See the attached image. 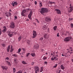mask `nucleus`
<instances>
[{
  "instance_id": "obj_56",
  "label": "nucleus",
  "mask_w": 73,
  "mask_h": 73,
  "mask_svg": "<svg viewBox=\"0 0 73 73\" xmlns=\"http://www.w3.org/2000/svg\"><path fill=\"white\" fill-rule=\"evenodd\" d=\"M2 19V17H0V20Z\"/></svg>"
},
{
  "instance_id": "obj_31",
  "label": "nucleus",
  "mask_w": 73,
  "mask_h": 73,
  "mask_svg": "<svg viewBox=\"0 0 73 73\" xmlns=\"http://www.w3.org/2000/svg\"><path fill=\"white\" fill-rule=\"evenodd\" d=\"M12 56H13L15 57H16L17 56V55L16 54H13L12 55Z\"/></svg>"
},
{
  "instance_id": "obj_45",
  "label": "nucleus",
  "mask_w": 73,
  "mask_h": 73,
  "mask_svg": "<svg viewBox=\"0 0 73 73\" xmlns=\"http://www.w3.org/2000/svg\"><path fill=\"white\" fill-rule=\"evenodd\" d=\"M34 3L35 5H36L37 4V2L36 1H35Z\"/></svg>"
},
{
  "instance_id": "obj_32",
  "label": "nucleus",
  "mask_w": 73,
  "mask_h": 73,
  "mask_svg": "<svg viewBox=\"0 0 73 73\" xmlns=\"http://www.w3.org/2000/svg\"><path fill=\"white\" fill-rule=\"evenodd\" d=\"M23 73V71H22L21 70H19V71H18L17 73Z\"/></svg>"
},
{
  "instance_id": "obj_44",
  "label": "nucleus",
  "mask_w": 73,
  "mask_h": 73,
  "mask_svg": "<svg viewBox=\"0 0 73 73\" xmlns=\"http://www.w3.org/2000/svg\"><path fill=\"white\" fill-rule=\"evenodd\" d=\"M50 4H54L55 3V2H51L50 3Z\"/></svg>"
},
{
  "instance_id": "obj_22",
  "label": "nucleus",
  "mask_w": 73,
  "mask_h": 73,
  "mask_svg": "<svg viewBox=\"0 0 73 73\" xmlns=\"http://www.w3.org/2000/svg\"><path fill=\"white\" fill-rule=\"evenodd\" d=\"M60 68L63 70H64V67L62 65H61V66H60Z\"/></svg>"
},
{
  "instance_id": "obj_26",
  "label": "nucleus",
  "mask_w": 73,
  "mask_h": 73,
  "mask_svg": "<svg viewBox=\"0 0 73 73\" xmlns=\"http://www.w3.org/2000/svg\"><path fill=\"white\" fill-rule=\"evenodd\" d=\"M57 29V27L56 26H54L53 28L54 30L55 31H56V29Z\"/></svg>"
},
{
  "instance_id": "obj_16",
  "label": "nucleus",
  "mask_w": 73,
  "mask_h": 73,
  "mask_svg": "<svg viewBox=\"0 0 73 73\" xmlns=\"http://www.w3.org/2000/svg\"><path fill=\"white\" fill-rule=\"evenodd\" d=\"M3 30H2V32L4 33L5 32H6L7 31V28L6 27V26H3Z\"/></svg>"
},
{
  "instance_id": "obj_5",
  "label": "nucleus",
  "mask_w": 73,
  "mask_h": 73,
  "mask_svg": "<svg viewBox=\"0 0 73 73\" xmlns=\"http://www.w3.org/2000/svg\"><path fill=\"white\" fill-rule=\"evenodd\" d=\"M33 36L32 37L33 38H35V37H36V36L37 35L36 32V31H33Z\"/></svg>"
},
{
  "instance_id": "obj_61",
  "label": "nucleus",
  "mask_w": 73,
  "mask_h": 73,
  "mask_svg": "<svg viewBox=\"0 0 73 73\" xmlns=\"http://www.w3.org/2000/svg\"><path fill=\"white\" fill-rule=\"evenodd\" d=\"M9 11H10V12H11V9H9Z\"/></svg>"
},
{
  "instance_id": "obj_39",
  "label": "nucleus",
  "mask_w": 73,
  "mask_h": 73,
  "mask_svg": "<svg viewBox=\"0 0 73 73\" xmlns=\"http://www.w3.org/2000/svg\"><path fill=\"white\" fill-rule=\"evenodd\" d=\"M73 20V18H69V21H71H71H72V20Z\"/></svg>"
},
{
  "instance_id": "obj_34",
  "label": "nucleus",
  "mask_w": 73,
  "mask_h": 73,
  "mask_svg": "<svg viewBox=\"0 0 73 73\" xmlns=\"http://www.w3.org/2000/svg\"><path fill=\"white\" fill-rule=\"evenodd\" d=\"M22 63L24 64H27V63H26L24 61H23L22 62Z\"/></svg>"
},
{
  "instance_id": "obj_8",
  "label": "nucleus",
  "mask_w": 73,
  "mask_h": 73,
  "mask_svg": "<svg viewBox=\"0 0 73 73\" xmlns=\"http://www.w3.org/2000/svg\"><path fill=\"white\" fill-rule=\"evenodd\" d=\"M18 3H17V2L13 1L11 3V5H12L13 7L15 6L16 5H17Z\"/></svg>"
},
{
  "instance_id": "obj_24",
  "label": "nucleus",
  "mask_w": 73,
  "mask_h": 73,
  "mask_svg": "<svg viewBox=\"0 0 73 73\" xmlns=\"http://www.w3.org/2000/svg\"><path fill=\"white\" fill-rule=\"evenodd\" d=\"M6 62H7V64H8L9 65V66H11V64L10 62H9L8 61H6Z\"/></svg>"
},
{
  "instance_id": "obj_6",
  "label": "nucleus",
  "mask_w": 73,
  "mask_h": 73,
  "mask_svg": "<svg viewBox=\"0 0 73 73\" xmlns=\"http://www.w3.org/2000/svg\"><path fill=\"white\" fill-rule=\"evenodd\" d=\"M72 38L70 36H68L64 39V40L66 42L70 41V40Z\"/></svg>"
},
{
  "instance_id": "obj_49",
  "label": "nucleus",
  "mask_w": 73,
  "mask_h": 73,
  "mask_svg": "<svg viewBox=\"0 0 73 73\" xmlns=\"http://www.w3.org/2000/svg\"><path fill=\"white\" fill-rule=\"evenodd\" d=\"M34 64H35V63L34 62H33L32 63H31V64L32 65H34Z\"/></svg>"
},
{
  "instance_id": "obj_7",
  "label": "nucleus",
  "mask_w": 73,
  "mask_h": 73,
  "mask_svg": "<svg viewBox=\"0 0 73 73\" xmlns=\"http://www.w3.org/2000/svg\"><path fill=\"white\" fill-rule=\"evenodd\" d=\"M34 68L35 69V72H39L40 68L38 67L35 66L34 67Z\"/></svg>"
},
{
  "instance_id": "obj_62",
  "label": "nucleus",
  "mask_w": 73,
  "mask_h": 73,
  "mask_svg": "<svg viewBox=\"0 0 73 73\" xmlns=\"http://www.w3.org/2000/svg\"><path fill=\"white\" fill-rule=\"evenodd\" d=\"M72 48V47H70V49H71Z\"/></svg>"
},
{
  "instance_id": "obj_10",
  "label": "nucleus",
  "mask_w": 73,
  "mask_h": 73,
  "mask_svg": "<svg viewBox=\"0 0 73 73\" xmlns=\"http://www.w3.org/2000/svg\"><path fill=\"white\" fill-rule=\"evenodd\" d=\"M26 12V11L25 10H23L22 11V13H21V15L23 16H25V13Z\"/></svg>"
},
{
  "instance_id": "obj_15",
  "label": "nucleus",
  "mask_w": 73,
  "mask_h": 73,
  "mask_svg": "<svg viewBox=\"0 0 73 73\" xmlns=\"http://www.w3.org/2000/svg\"><path fill=\"white\" fill-rule=\"evenodd\" d=\"M5 14L6 15V16L7 17H9V16H11V14L10 12H6L5 13Z\"/></svg>"
},
{
  "instance_id": "obj_12",
  "label": "nucleus",
  "mask_w": 73,
  "mask_h": 73,
  "mask_svg": "<svg viewBox=\"0 0 73 73\" xmlns=\"http://www.w3.org/2000/svg\"><path fill=\"white\" fill-rule=\"evenodd\" d=\"M51 19L48 17H46L45 20L47 22H49L50 21Z\"/></svg>"
},
{
  "instance_id": "obj_53",
  "label": "nucleus",
  "mask_w": 73,
  "mask_h": 73,
  "mask_svg": "<svg viewBox=\"0 0 73 73\" xmlns=\"http://www.w3.org/2000/svg\"><path fill=\"white\" fill-rule=\"evenodd\" d=\"M14 61L15 62H16L17 61V59H15L14 60Z\"/></svg>"
},
{
  "instance_id": "obj_55",
  "label": "nucleus",
  "mask_w": 73,
  "mask_h": 73,
  "mask_svg": "<svg viewBox=\"0 0 73 73\" xmlns=\"http://www.w3.org/2000/svg\"><path fill=\"white\" fill-rule=\"evenodd\" d=\"M62 56H64V54H62Z\"/></svg>"
},
{
  "instance_id": "obj_63",
  "label": "nucleus",
  "mask_w": 73,
  "mask_h": 73,
  "mask_svg": "<svg viewBox=\"0 0 73 73\" xmlns=\"http://www.w3.org/2000/svg\"><path fill=\"white\" fill-rule=\"evenodd\" d=\"M46 55H47L48 54V53L47 52H46Z\"/></svg>"
},
{
  "instance_id": "obj_37",
  "label": "nucleus",
  "mask_w": 73,
  "mask_h": 73,
  "mask_svg": "<svg viewBox=\"0 0 73 73\" xmlns=\"http://www.w3.org/2000/svg\"><path fill=\"white\" fill-rule=\"evenodd\" d=\"M29 54H30V53H28L27 54L26 56H27V57H28V56H29Z\"/></svg>"
},
{
  "instance_id": "obj_13",
  "label": "nucleus",
  "mask_w": 73,
  "mask_h": 73,
  "mask_svg": "<svg viewBox=\"0 0 73 73\" xmlns=\"http://www.w3.org/2000/svg\"><path fill=\"white\" fill-rule=\"evenodd\" d=\"M1 68H2L3 70H7V67L6 66H1Z\"/></svg>"
},
{
  "instance_id": "obj_41",
  "label": "nucleus",
  "mask_w": 73,
  "mask_h": 73,
  "mask_svg": "<svg viewBox=\"0 0 73 73\" xmlns=\"http://www.w3.org/2000/svg\"><path fill=\"white\" fill-rule=\"evenodd\" d=\"M14 17H15V20H16V19H17V16H15Z\"/></svg>"
},
{
  "instance_id": "obj_11",
  "label": "nucleus",
  "mask_w": 73,
  "mask_h": 73,
  "mask_svg": "<svg viewBox=\"0 0 73 73\" xmlns=\"http://www.w3.org/2000/svg\"><path fill=\"white\" fill-rule=\"evenodd\" d=\"M56 11V13L58 14H59L60 15L61 14V12L60 11V10L58 9H55Z\"/></svg>"
},
{
  "instance_id": "obj_64",
  "label": "nucleus",
  "mask_w": 73,
  "mask_h": 73,
  "mask_svg": "<svg viewBox=\"0 0 73 73\" xmlns=\"http://www.w3.org/2000/svg\"><path fill=\"white\" fill-rule=\"evenodd\" d=\"M73 51V50H70V51Z\"/></svg>"
},
{
  "instance_id": "obj_23",
  "label": "nucleus",
  "mask_w": 73,
  "mask_h": 73,
  "mask_svg": "<svg viewBox=\"0 0 73 73\" xmlns=\"http://www.w3.org/2000/svg\"><path fill=\"white\" fill-rule=\"evenodd\" d=\"M21 51V48H19V49H18V52H17V53H18V54H19L20 52Z\"/></svg>"
},
{
  "instance_id": "obj_9",
  "label": "nucleus",
  "mask_w": 73,
  "mask_h": 73,
  "mask_svg": "<svg viewBox=\"0 0 73 73\" xmlns=\"http://www.w3.org/2000/svg\"><path fill=\"white\" fill-rule=\"evenodd\" d=\"M14 32H10L8 33V35L10 36V37H11L12 36H13V34Z\"/></svg>"
},
{
  "instance_id": "obj_50",
  "label": "nucleus",
  "mask_w": 73,
  "mask_h": 73,
  "mask_svg": "<svg viewBox=\"0 0 73 73\" xmlns=\"http://www.w3.org/2000/svg\"><path fill=\"white\" fill-rule=\"evenodd\" d=\"M60 36V35H59V33H58L57 35V36L59 37Z\"/></svg>"
},
{
  "instance_id": "obj_3",
  "label": "nucleus",
  "mask_w": 73,
  "mask_h": 73,
  "mask_svg": "<svg viewBox=\"0 0 73 73\" xmlns=\"http://www.w3.org/2000/svg\"><path fill=\"white\" fill-rule=\"evenodd\" d=\"M15 26L14 22H12L11 23L10 25V27L11 28L14 29Z\"/></svg>"
},
{
  "instance_id": "obj_47",
  "label": "nucleus",
  "mask_w": 73,
  "mask_h": 73,
  "mask_svg": "<svg viewBox=\"0 0 73 73\" xmlns=\"http://www.w3.org/2000/svg\"><path fill=\"white\" fill-rule=\"evenodd\" d=\"M43 39V37H41V38L40 39V40H42Z\"/></svg>"
},
{
  "instance_id": "obj_18",
  "label": "nucleus",
  "mask_w": 73,
  "mask_h": 73,
  "mask_svg": "<svg viewBox=\"0 0 73 73\" xmlns=\"http://www.w3.org/2000/svg\"><path fill=\"white\" fill-rule=\"evenodd\" d=\"M58 59V58H56L55 57H54L52 58H51V60H57Z\"/></svg>"
},
{
  "instance_id": "obj_35",
  "label": "nucleus",
  "mask_w": 73,
  "mask_h": 73,
  "mask_svg": "<svg viewBox=\"0 0 73 73\" xmlns=\"http://www.w3.org/2000/svg\"><path fill=\"white\" fill-rule=\"evenodd\" d=\"M39 4H40V5L41 6H40V7L41 8V6H42V2H40L39 3Z\"/></svg>"
},
{
  "instance_id": "obj_29",
  "label": "nucleus",
  "mask_w": 73,
  "mask_h": 73,
  "mask_svg": "<svg viewBox=\"0 0 73 73\" xmlns=\"http://www.w3.org/2000/svg\"><path fill=\"white\" fill-rule=\"evenodd\" d=\"M43 60H45L47 59V57H46L45 56H44L43 57Z\"/></svg>"
},
{
  "instance_id": "obj_59",
  "label": "nucleus",
  "mask_w": 73,
  "mask_h": 73,
  "mask_svg": "<svg viewBox=\"0 0 73 73\" xmlns=\"http://www.w3.org/2000/svg\"><path fill=\"white\" fill-rule=\"evenodd\" d=\"M37 72H38V71H35V73H38Z\"/></svg>"
},
{
  "instance_id": "obj_28",
  "label": "nucleus",
  "mask_w": 73,
  "mask_h": 73,
  "mask_svg": "<svg viewBox=\"0 0 73 73\" xmlns=\"http://www.w3.org/2000/svg\"><path fill=\"white\" fill-rule=\"evenodd\" d=\"M31 55L33 57H34L35 56V54L34 53H33L31 54Z\"/></svg>"
},
{
  "instance_id": "obj_46",
  "label": "nucleus",
  "mask_w": 73,
  "mask_h": 73,
  "mask_svg": "<svg viewBox=\"0 0 73 73\" xmlns=\"http://www.w3.org/2000/svg\"><path fill=\"white\" fill-rule=\"evenodd\" d=\"M58 55H55L54 57H55L56 58L58 57Z\"/></svg>"
},
{
  "instance_id": "obj_19",
  "label": "nucleus",
  "mask_w": 73,
  "mask_h": 73,
  "mask_svg": "<svg viewBox=\"0 0 73 73\" xmlns=\"http://www.w3.org/2000/svg\"><path fill=\"white\" fill-rule=\"evenodd\" d=\"M12 46H11V48H10V52H13V51L14 50V49L13 48H12Z\"/></svg>"
},
{
  "instance_id": "obj_60",
  "label": "nucleus",
  "mask_w": 73,
  "mask_h": 73,
  "mask_svg": "<svg viewBox=\"0 0 73 73\" xmlns=\"http://www.w3.org/2000/svg\"><path fill=\"white\" fill-rule=\"evenodd\" d=\"M72 61L73 62V59H72Z\"/></svg>"
},
{
  "instance_id": "obj_30",
  "label": "nucleus",
  "mask_w": 73,
  "mask_h": 73,
  "mask_svg": "<svg viewBox=\"0 0 73 73\" xmlns=\"http://www.w3.org/2000/svg\"><path fill=\"white\" fill-rule=\"evenodd\" d=\"M69 53L70 54H71L73 53V52H70V51H68V52H67V53H66V54H67V53Z\"/></svg>"
},
{
  "instance_id": "obj_1",
  "label": "nucleus",
  "mask_w": 73,
  "mask_h": 73,
  "mask_svg": "<svg viewBox=\"0 0 73 73\" xmlns=\"http://www.w3.org/2000/svg\"><path fill=\"white\" fill-rule=\"evenodd\" d=\"M48 12V10L47 8H42L40 9V12L41 14H42L44 13H46Z\"/></svg>"
},
{
  "instance_id": "obj_4",
  "label": "nucleus",
  "mask_w": 73,
  "mask_h": 73,
  "mask_svg": "<svg viewBox=\"0 0 73 73\" xmlns=\"http://www.w3.org/2000/svg\"><path fill=\"white\" fill-rule=\"evenodd\" d=\"M70 7H69L68 10V12L69 13L72 12L73 10V7L71 4H70Z\"/></svg>"
},
{
  "instance_id": "obj_42",
  "label": "nucleus",
  "mask_w": 73,
  "mask_h": 73,
  "mask_svg": "<svg viewBox=\"0 0 73 73\" xmlns=\"http://www.w3.org/2000/svg\"><path fill=\"white\" fill-rule=\"evenodd\" d=\"M70 26H71V28H73V24L72 23H71V24Z\"/></svg>"
},
{
  "instance_id": "obj_14",
  "label": "nucleus",
  "mask_w": 73,
  "mask_h": 73,
  "mask_svg": "<svg viewBox=\"0 0 73 73\" xmlns=\"http://www.w3.org/2000/svg\"><path fill=\"white\" fill-rule=\"evenodd\" d=\"M39 47V45L37 44H36V45L34 46V48L36 49V50H38V49Z\"/></svg>"
},
{
  "instance_id": "obj_43",
  "label": "nucleus",
  "mask_w": 73,
  "mask_h": 73,
  "mask_svg": "<svg viewBox=\"0 0 73 73\" xmlns=\"http://www.w3.org/2000/svg\"><path fill=\"white\" fill-rule=\"evenodd\" d=\"M9 58L7 57V58H5V60H9Z\"/></svg>"
},
{
  "instance_id": "obj_33",
  "label": "nucleus",
  "mask_w": 73,
  "mask_h": 73,
  "mask_svg": "<svg viewBox=\"0 0 73 73\" xmlns=\"http://www.w3.org/2000/svg\"><path fill=\"white\" fill-rule=\"evenodd\" d=\"M21 49H22V50H23V52H26V51H25L26 49H25L24 48H21Z\"/></svg>"
},
{
  "instance_id": "obj_58",
  "label": "nucleus",
  "mask_w": 73,
  "mask_h": 73,
  "mask_svg": "<svg viewBox=\"0 0 73 73\" xmlns=\"http://www.w3.org/2000/svg\"><path fill=\"white\" fill-rule=\"evenodd\" d=\"M19 55H21V54H22L21 53H19Z\"/></svg>"
},
{
  "instance_id": "obj_21",
  "label": "nucleus",
  "mask_w": 73,
  "mask_h": 73,
  "mask_svg": "<svg viewBox=\"0 0 73 73\" xmlns=\"http://www.w3.org/2000/svg\"><path fill=\"white\" fill-rule=\"evenodd\" d=\"M10 45H9L8 46V48H7V51L8 52H9V50H10Z\"/></svg>"
},
{
  "instance_id": "obj_17",
  "label": "nucleus",
  "mask_w": 73,
  "mask_h": 73,
  "mask_svg": "<svg viewBox=\"0 0 73 73\" xmlns=\"http://www.w3.org/2000/svg\"><path fill=\"white\" fill-rule=\"evenodd\" d=\"M44 37V38L46 39H47L49 38L48 36L47 35V34H45Z\"/></svg>"
},
{
  "instance_id": "obj_51",
  "label": "nucleus",
  "mask_w": 73,
  "mask_h": 73,
  "mask_svg": "<svg viewBox=\"0 0 73 73\" xmlns=\"http://www.w3.org/2000/svg\"><path fill=\"white\" fill-rule=\"evenodd\" d=\"M25 52H23L22 53V55H23V54H24Z\"/></svg>"
},
{
  "instance_id": "obj_54",
  "label": "nucleus",
  "mask_w": 73,
  "mask_h": 73,
  "mask_svg": "<svg viewBox=\"0 0 73 73\" xmlns=\"http://www.w3.org/2000/svg\"><path fill=\"white\" fill-rule=\"evenodd\" d=\"M66 33H67L68 34V33H69V32L68 31H67L66 32Z\"/></svg>"
},
{
  "instance_id": "obj_57",
  "label": "nucleus",
  "mask_w": 73,
  "mask_h": 73,
  "mask_svg": "<svg viewBox=\"0 0 73 73\" xmlns=\"http://www.w3.org/2000/svg\"><path fill=\"white\" fill-rule=\"evenodd\" d=\"M43 51H44V50H43V49H42L41 50V51H42V52Z\"/></svg>"
},
{
  "instance_id": "obj_40",
  "label": "nucleus",
  "mask_w": 73,
  "mask_h": 73,
  "mask_svg": "<svg viewBox=\"0 0 73 73\" xmlns=\"http://www.w3.org/2000/svg\"><path fill=\"white\" fill-rule=\"evenodd\" d=\"M35 20L36 21H37L38 23H39V22L38 20L37 19H35Z\"/></svg>"
},
{
  "instance_id": "obj_27",
  "label": "nucleus",
  "mask_w": 73,
  "mask_h": 73,
  "mask_svg": "<svg viewBox=\"0 0 73 73\" xmlns=\"http://www.w3.org/2000/svg\"><path fill=\"white\" fill-rule=\"evenodd\" d=\"M22 38V36H20L19 38H18V41H20Z\"/></svg>"
},
{
  "instance_id": "obj_25",
  "label": "nucleus",
  "mask_w": 73,
  "mask_h": 73,
  "mask_svg": "<svg viewBox=\"0 0 73 73\" xmlns=\"http://www.w3.org/2000/svg\"><path fill=\"white\" fill-rule=\"evenodd\" d=\"M13 73H15L16 70L15 68H13Z\"/></svg>"
},
{
  "instance_id": "obj_52",
  "label": "nucleus",
  "mask_w": 73,
  "mask_h": 73,
  "mask_svg": "<svg viewBox=\"0 0 73 73\" xmlns=\"http://www.w3.org/2000/svg\"><path fill=\"white\" fill-rule=\"evenodd\" d=\"M1 29H0V36L1 35Z\"/></svg>"
},
{
  "instance_id": "obj_2",
  "label": "nucleus",
  "mask_w": 73,
  "mask_h": 73,
  "mask_svg": "<svg viewBox=\"0 0 73 73\" xmlns=\"http://www.w3.org/2000/svg\"><path fill=\"white\" fill-rule=\"evenodd\" d=\"M24 10H25L26 12L27 11L28 12V11H30V13L29 15H28V17H29V19H31L32 15L33 14V11L31 10V9H27Z\"/></svg>"
},
{
  "instance_id": "obj_48",
  "label": "nucleus",
  "mask_w": 73,
  "mask_h": 73,
  "mask_svg": "<svg viewBox=\"0 0 73 73\" xmlns=\"http://www.w3.org/2000/svg\"><path fill=\"white\" fill-rule=\"evenodd\" d=\"M44 64H48V62H44Z\"/></svg>"
},
{
  "instance_id": "obj_20",
  "label": "nucleus",
  "mask_w": 73,
  "mask_h": 73,
  "mask_svg": "<svg viewBox=\"0 0 73 73\" xmlns=\"http://www.w3.org/2000/svg\"><path fill=\"white\" fill-rule=\"evenodd\" d=\"M40 69H40V72H41L43 71V69H44L43 67H42L40 68Z\"/></svg>"
},
{
  "instance_id": "obj_38",
  "label": "nucleus",
  "mask_w": 73,
  "mask_h": 73,
  "mask_svg": "<svg viewBox=\"0 0 73 73\" xmlns=\"http://www.w3.org/2000/svg\"><path fill=\"white\" fill-rule=\"evenodd\" d=\"M2 46L3 47H5L6 46V45L5 44H2Z\"/></svg>"
},
{
  "instance_id": "obj_36",
  "label": "nucleus",
  "mask_w": 73,
  "mask_h": 73,
  "mask_svg": "<svg viewBox=\"0 0 73 73\" xmlns=\"http://www.w3.org/2000/svg\"><path fill=\"white\" fill-rule=\"evenodd\" d=\"M57 66H58V64H56V65H55V66H54V67H53L54 68H56V67H57Z\"/></svg>"
}]
</instances>
